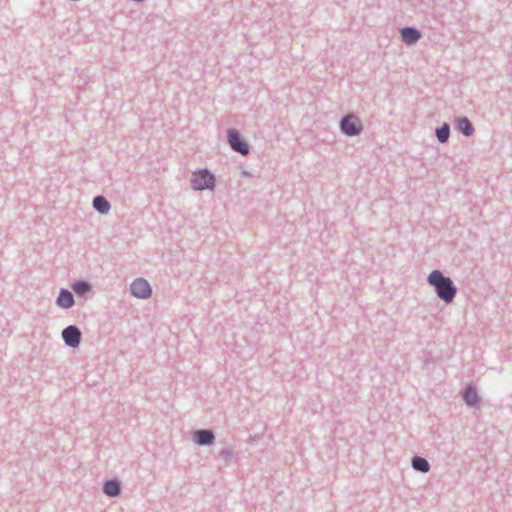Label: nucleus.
<instances>
[{"instance_id": "1", "label": "nucleus", "mask_w": 512, "mask_h": 512, "mask_svg": "<svg viewBox=\"0 0 512 512\" xmlns=\"http://www.w3.org/2000/svg\"><path fill=\"white\" fill-rule=\"evenodd\" d=\"M428 282L435 288L438 296L445 302L450 303L454 299L456 288L453 286L452 281L444 277L440 271L434 270L431 272L428 277Z\"/></svg>"}, {"instance_id": "2", "label": "nucleus", "mask_w": 512, "mask_h": 512, "mask_svg": "<svg viewBox=\"0 0 512 512\" xmlns=\"http://www.w3.org/2000/svg\"><path fill=\"white\" fill-rule=\"evenodd\" d=\"M191 182L196 190L208 189L214 186V177L207 170H202L193 174Z\"/></svg>"}, {"instance_id": "3", "label": "nucleus", "mask_w": 512, "mask_h": 512, "mask_svg": "<svg viewBox=\"0 0 512 512\" xmlns=\"http://www.w3.org/2000/svg\"><path fill=\"white\" fill-rule=\"evenodd\" d=\"M342 131L347 135H357L361 132L362 126L360 120L353 116H346L341 122Z\"/></svg>"}, {"instance_id": "4", "label": "nucleus", "mask_w": 512, "mask_h": 512, "mask_svg": "<svg viewBox=\"0 0 512 512\" xmlns=\"http://www.w3.org/2000/svg\"><path fill=\"white\" fill-rule=\"evenodd\" d=\"M131 292L138 298H147L151 295V287L146 280L139 278L131 284Z\"/></svg>"}, {"instance_id": "5", "label": "nucleus", "mask_w": 512, "mask_h": 512, "mask_svg": "<svg viewBox=\"0 0 512 512\" xmlns=\"http://www.w3.org/2000/svg\"><path fill=\"white\" fill-rule=\"evenodd\" d=\"M228 138L231 148L243 155L248 154L249 147L248 145L240 139V136L237 131L231 129L228 131Z\"/></svg>"}, {"instance_id": "6", "label": "nucleus", "mask_w": 512, "mask_h": 512, "mask_svg": "<svg viewBox=\"0 0 512 512\" xmlns=\"http://www.w3.org/2000/svg\"><path fill=\"white\" fill-rule=\"evenodd\" d=\"M65 343L73 348L79 346L81 333L80 330L75 326H68L62 332Z\"/></svg>"}, {"instance_id": "7", "label": "nucleus", "mask_w": 512, "mask_h": 512, "mask_svg": "<svg viewBox=\"0 0 512 512\" xmlns=\"http://www.w3.org/2000/svg\"><path fill=\"white\" fill-rule=\"evenodd\" d=\"M401 36L405 43L413 44L420 38V33L413 28H403Z\"/></svg>"}, {"instance_id": "8", "label": "nucleus", "mask_w": 512, "mask_h": 512, "mask_svg": "<svg viewBox=\"0 0 512 512\" xmlns=\"http://www.w3.org/2000/svg\"><path fill=\"white\" fill-rule=\"evenodd\" d=\"M57 304L63 308H70L74 304L73 295L67 290H61Z\"/></svg>"}, {"instance_id": "9", "label": "nucleus", "mask_w": 512, "mask_h": 512, "mask_svg": "<svg viewBox=\"0 0 512 512\" xmlns=\"http://www.w3.org/2000/svg\"><path fill=\"white\" fill-rule=\"evenodd\" d=\"M93 206L102 214L108 213L110 209L109 202L103 196H96L93 200Z\"/></svg>"}, {"instance_id": "10", "label": "nucleus", "mask_w": 512, "mask_h": 512, "mask_svg": "<svg viewBox=\"0 0 512 512\" xmlns=\"http://www.w3.org/2000/svg\"><path fill=\"white\" fill-rule=\"evenodd\" d=\"M457 129L461 131L464 135L470 136L472 135L474 129L467 118H459L457 120Z\"/></svg>"}, {"instance_id": "11", "label": "nucleus", "mask_w": 512, "mask_h": 512, "mask_svg": "<svg viewBox=\"0 0 512 512\" xmlns=\"http://www.w3.org/2000/svg\"><path fill=\"white\" fill-rule=\"evenodd\" d=\"M214 436L212 432L208 430H200L196 432L195 439L197 443L204 445V444H210L213 440Z\"/></svg>"}, {"instance_id": "12", "label": "nucleus", "mask_w": 512, "mask_h": 512, "mask_svg": "<svg viewBox=\"0 0 512 512\" xmlns=\"http://www.w3.org/2000/svg\"><path fill=\"white\" fill-rule=\"evenodd\" d=\"M104 492L108 496H116L120 492L119 484L116 481H108L104 485Z\"/></svg>"}, {"instance_id": "13", "label": "nucleus", "mask_w": 512, "mask_h": 512, "mask_svg": "<svg viewBox=\"0 0 512 512\" xmlns=\"http://www.w3.org/2000/svg\"><path fill=\"white\" fill-rule=\"evenodd\" d=\"M412 465H413L414 469L419 470L421 472L429 471V463L424 458L415 457L412 461Z\"/></svg>"}, {"instance_id": "14", "label": "nucleus", "mask_w": 512, "mask_h": 512, "mask_svg": "<svg viewBox=\"0 0 512 512\" xmlns=\"http://www.w3.org/2000/svg\"><path fill=\"white\" fill-rule=\"evenodd\" d=\"M464 399L469 405H474L478 401L477 392L472 387H467L464 393Z\"/></svg>"}, {"instance_id": "15", "label": "nucleus", "mask_w": 512, "mask_h": 512, "mask_svg": "<svg viewBox=\"0 0 512 512\" xmlns=\"http://www.w3.org/2000/svg\"><path fill=\"white\" fill-rule=\"evenodd\" d=\"M72 288L77 294H85L86 292H88L90 290V285L86 282L79 281V282H76L72 286Z\"/></svg>"}, {"instance_id": "16", "label": "nucleus", "mask_w": 512, "mask_h": 512, "mask_svg": "<svg viewBox=\"0 0 512 512\" xmlns=\"http://www.w3.org/2000/svg\"><path fill=\"white\" fill-rule=\"evenodd\" d=\"M437 138L440 142H446L449 137V126L444 125L440 129L437 130Z\"/></svg>"}]
</instances>
